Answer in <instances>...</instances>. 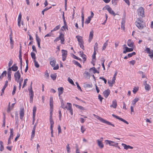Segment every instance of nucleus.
<instances>
[{
    "label": "nucleus",
    "mask_w": 153,
    "mask_h": 153,
    "mask_svg": "<svg viewBox=\"0 0 153 153\" xmlns=\"http://www.w3.org/2000/svg\"><path fill=\"white\" fill-rule=\"evenodd\" d=\"M32 82L31 83L30 88H28V90L29 91V95L30 96V103H32L33 102L34 96L33 92L32 90Z\"/></svg>",
    "instance_id": "obj_1"
},
{
    "label": "nucleus",
    "mask_w": 153,
    "mask_h": 153,
    "mask_svg": "<svg viewBox=\"0 0 153 153\" xmlns=\"http://www.w3.org/2000/svg\"><path fill=\"white\" fill-rule=\"evenodd\" d=\"M96 117L97 119L100 120L101 122L103 123L106 124L108 125H111L113 127L115 126L114 125L111 123V122L105 120L104 119L98 116H97Z\"/></svg>",
    "instance_id": "obj_2"
},
{
    "label": "nucleus",
    "mask_w": 153,
    "mask_h": 153,
    "mask_svg": "<svg viewBox=\"0 0 153 153\" xmlns=\"http://www.w3.org/2000/svg\"><path fill=\"white\" fill-rule=\"evenodd\" d=\"M143 21L141 19L138 18L135 22V23L136 26L139 29H142L143 28V26L142 24Z\"/></svg>",
    "instance_id": "obj_3"
},
{
    "label": "nucleus",
    "mask_w": 153,
    "mask_h": 153,
    "mask_svg": "<svg viewBox=\"0 0 153 153\" xmlns=\"http://www.w3.org/2000/svg\"><path fill=\"white\" fill-rule=\"evenodd\" d=\"M137 14L139 16H142V17H144V10L143 8L142 7H139L137 10Z\"/></svg>",
    "instance_id": "obj_4"
},
{
    "label": "nucleus",
    "mask_w": 153,
    "mask_h": 153,
    "mask_svg": "<svg viewBox=\"0 0 153 153\" xmlns=\"http://www.w3.org/2000/svg\"><path fill=\"white\" fill-rule=\"evenodd\" d=\"M15 80L16 81H19L21 79V74L19 71H17L14 74Z\"/></svg>",
    "instance_id": "obj_5"
},
{
    "label": "nucleus",
    "mask_w": 153,
    "mask_h": 153,
    "mask_svg": "<svg viewBox=\"0 0 153 153\" xmlns=\"http://www.w3.org/2000/svg\"><path fill=\"white\" fill-rule=\"evenodd\" d=\"M145 51L147 53L149 54V56L151 58H153V51L152 50H150L149 48H146Z\"/></svg>",
    "instance_id": "obj_6"
},
{
    "label": "nucleus",
    "mask_w": 153,
    "mask_h": 153,
    "mask_svg": "<svg viewBox=\"0 0 153 153\" xmlns=\"http://www.w3.org/2000/svg\"><path fill=\"white\" fill-rule=\"evenodd\" d=\"M112 115L113 117H115V118H116L117 119L119 120H120V121L123 122L127 124H128V122H127L125 120L123 119L120 117H119L116 116L115 115H114V114H112Z\"/></svg>",
    "instance_id": "obj_7"
},
{
    "label": "nucleus",
    "mask_w": 153,
    "mask_h": 153,
    "mask_svg": "<svg viewBox=\"0 0 153 153\" xmlns=\"http://www.w3.org/2000/svg\"><path fill=\"white\" fill-rule=\"evenodd\" d=\"M49 59L50 60V64L52 67H54L56 63V60L54 58H50Z\"/></svg>",
    "instance_id": "obj_8"
},
{
    "label": "nucleus",
    "mask_w": 153,
    "mask_h": 153,
    "mask_svg": "<svg viewBox=\"0 0 153 153\" xmlns=\"http://www.w3.org/2000/svg\"><path fill=\"white\" fill-rule=\"evenodd\" d=\"M110 91L109 89L105 91L103 93L104 96L105 98H107L110 94Z\"/></svg>",
    "instance_id": "obj_9"
},
{
    "label": "nucleus",
    "mask_w": 153,
    "mask_h": 153,
    "mask_svg": "<svg viewBox=\"0 0 153 153\" xmlns=\"http://www.w3.org/2000/svg\"><path fill=\"white\" fill-rule=\"evenodd\" d=\"M24 109L23 108H21L20 109L19 111V114L20 116V118L21 119H22L23 118L24 115Z\"/></svg>",
    "instance_id": "obj_10"
},
{
    "label": "nucleus",
    "mask_w": 153,
    "mask_h": 153,
    "mask_svg": "<svg viewBox=\"0 0 153 153\" xmlns=\"http://www.w3.org/2000/svg\"><path fill=\"white\" fill-rule=\"evenodd\" d=\"M147 81H144L143 83L144 85L145 86V89L146 91H149L151 87L148 84L146 83Z\"/></svg>",
    "instance_id": "obj_11"
},
{
    "label": "nucleus",
    "mask_w": 153,
    "mask_h": 153,
    "mask_svg": "<svg viewBox=\"0 0 153 153\" xmlns=\"http://www.w3.org/2000/svg\"><path fill=\"white\" fill-rule=\"evenodd\" d=\"M105 142L106 144H109L110 146H114L115 144V142L108 140H105Z\"/></svg>",
    "instance_id": "obj_12"
},
{
    "label": "nucleus",
    "mask_w": 153,
    "mask_h": 153,
    "mask_svg": "<svg viewBox=\"0 0 153 153\" xmlns=\"http://www.w3.org/2000/svg\"><path fill=\"white\" fill-rule=\"evenodd\" d=\"M8 83V81H6L5 82V83L4 84V85L1 90V96H2L3 95V94L4 93V90H5V88L7 87V86Z\"/></svg>",
    "instance_id": "obj_13"
},
{
    "label": "nucleus",
    "mask_w": 153,
    "mask_h": 153,
    "mask_svg": "<svg viewBox=\"0 0 153 153\" xmlns=\"http://www.w3.org/2000/svg\"><path fill=\"white\" fill-rule=\"evenodd\" d=\"M84 77L85 79H88L90 77V74L88 71H85L83 74Z\"/></svg>",
    "instance_id": "obj_14"
},
{
    "label": "nucleus",
    "mask_w": 153,
    "mask_h": 153,
    "mask_svg": "<svg viewBox=\"0 0 153 153\" xmlns=\"http://www.w3.org/2000/svg\"><path fill=\"white\" fill-rule=\"evenodd\" d=\"M125 18H123L121 21V28L123 30L125 29Z\"/></svg>",
    "instance_id": "obj_15"
},
{
    "label": "nucleus",
    "mask_w": 153,
    "mask_h": 153,
    "mask_svg": "<svg viewBox=\"0 0 153 153\" xmlns=\"http://www.w3.org/2000/svg\"><path fill=\"white\" fill-rule=\"evenodd\" d=\"M107 10L110 13L112 14L114 16H115L116 14L114 11L112 10V9L110 7H108L106 8Z\"/></svg>",
    "instance_id": "obj_16"
},
{
    "label": "nucleus",
    "mask_w": 153,
    "mask_h": 153,
    "mask_svg": "<svg viewBox=\"0 0 153 153\" xmlns=\"http://www.w3.org/2000/svg\"><path fill=\"white\" fill-rule=\"evenodd\" d=\"M94 35V31L93 30H92L90 33L89 36L88 42H91V40L92 39Z\"/></svg>",
    "instance_id": "obj_17"
},
{
    "label": "nucleus",
    "mask_w": 153,
    "mask_h": 153,
    "mask_svg": "<svg viewBox=\"0 0 153 153\" xmlns=\"http://www.w3.org/2000/svg\"><path fill=\"white\" fill-rule=\"evenodd\" d=\"M133 50V49L132 48H129L126 47V50L123 51V53H126L127 52L132 51Z\"/></svg>",
    "instance_id": "obj_18"
},
{
    "label": "nucleus",
    "mask_w": 153,
    "mask_h": 153,
    "mask_svg": "<svg viewBox=\"0 0 153 153\" xmlns=\"http://www.w3.org/2000/svg\"><path fill=\"white\" fill-rule=\"evenodd\" d=\"M36 39L37 42L38 47L39 48H41L40 45V42L41 41L40 39L38 37L37 34H36Z\"/></svg>",
    "instance_id": "obj_19"
},
{
    "label": "nucleus",
    "mask_w": 153,
    "mask_h": 153,
    "mask_svg": "<svg viewBox=\"0 0 153 153\" xmlns=\"http://www.w3.org/2000/svg\"><path fill=\"white\" fill-rule=\"evenodd\" d=\"M64 35L62 33H60V40H61V43L62 44H64Z\"/></svg>",
    "instance_id": "obj_20"
},
{
    "label": "nucleus",
    "mask_w": 153,
    "mask_h": 153,
    "mask_svg": "<svg viewBox=\"0 0 153 153\" xmlns=\"http://www.w3.org/2000/svg\"><path fill=\"white\" fill-rule=\"evenodd\" d=\"M127 45L129 47L132 48L133 47L134 43L131 39H129L127 41Z\"/></svg>",
    "instance_id": "obj_21"
},
{
    "label": "nucleus",
    "mask_w": 153,
    "mask_h": 153,
    "mask_svg": "<svg viewBox=\"0 0 153 153\" xmlns=\"http://www.w3.org/2000/svg\"><path fill=\"white\" fill-rule=\"evenodd\" d=\"M122 145L123 146L124 149H125L127 150L128 149H133V147L129 145H126L122 143Z\"/></svg>",
    "instance_id": "obj_22"
},
{
    "label": "nucleus",
    "mask_w": 153,
    "mask_h": 153,
    "mask_svg": "<svg viewBox=\"0 0 153 153\" xmlns=\"http://www.w3.org/2000/svg\"><path fill=\"white\" fill-rule=\"evenodd\" d=\"M117 106V103L116 100H114L112 104L110 105L111 107H112L113 108H116Z\"/></svg>",
    "instance_id": "obj_23"
},
{
    "label": "nucleus",
    "mask_w": 153,
    "mask_h": 153,
    "mask_svg": "<svg viewBox=\"0 0 153 153\" xmlns=\"http://www.w3.org/2000/svg\"><path fill=\"white\" fill-rule=\"evenodd\" d=\"M63 87H59L58 88V90L59 92V96H60V95L62 94L63 92Z\"/></svg>",
    "instance_id": "obj_24"
},
{
    "label": "nucleus",
    "mask_w": 153,
    "mask_h": 153,
    "mask_svg": "<svg viewBox=\"0 0 153 153\" xmlns=\"http://www.w3.org/2000/svg\"><path fill=\"white\" fill-rule=\"evenodd\" d=\"M11 68H12V70L13 71H17L18 69V67L16 66V64H14L11 67Z\"/></svg>",
    "instance_id": "obj_25"
},
{
    "label": "nucleus",
    "mask_w": 153,
    "mask_h": 153,
    "mask_svg": "<svg viewBox=\"0 0 153 153\" xmlns=\"http://www.w3.org/2000/svg\"><path fill=\"white\" fill-rule=\"evenodd\" d=\"M97 141L98 146L100 148H102L104 147V145L103 143H102V141H100L99 140H97Z\"/></svg>",
    "instance_id": "obj_26"
},
{
    "label": "nucleus",
    "mask_w": 153,
    "mask_h": 153,
    "mask_svg": "<svg viewBox=\"0 0 153 153\" xmlns=\"http://www.w3.org/2000/svg\"><path fill=\"white\" fill-rule=\"evenodd\" d=\"M76 38L77 39L79 43L83 42L81 36H76Z\"/></svg>",
    "instance_id": "obj_27"
},
{
    "label": "nucleus",
    "mask_w": 153,
    "mask_h": 153,
    "mask_svg": "<svg viewBox=\"0 0 153 153\" xmlns=\"http://www.w3.org/2000/svg\"><path fill=\"white\" fill-rule=\"evenodd\" d=\"M62 56H67V51L62 50Z\"/></svg>",
    "instance_id": "obj_28"
},
{
    "label": "nucleus",
    "mask_w": 153,
    "mask_h": 153,
    "mask_svg": "<svg viewBox=\"0 0 153 153\" xmlns=\"http://www.w3.org/2000/svg\"><path fill=\"white\" fill-rule=\"evenodd\" d=\"M73 63L75 65H76L78 66L80 68H82V66L77 61H76V60H74L73 61Z\"/></svg>",
    "instance_id": "obj_29"
},
{
    "label": "nucleus",
    "mask_w": 153,
    "mask_h": 153,
    "mask_svg": "<svg viewBox=\"0 0 153 153\" xmlns=\"http://www.w3.org/2000/svg\"><path fill=\"white\" fill-rule=\"evenodd\" d=\"M90 71H91V70L93 71V72L94 74H95V73H99V72L95 68L93 67L91 68H90Z\"/></svg>",
    "instance_id": "obj_30"
},
{
    "label": "nucleus",
    "mask_w": 153,
    "mask_h": 153,
    "mask_svg": "<svg viewBox=\"0 0 153 153\" xmlns=\"http://www.w3.org/2000/svg\"><path fill=\"white\" fill-rule=\"evenodd\" d=\"M23 78H21V79L20 80H19V82L16 81L18 83H19V90H20L21 89V86L22 85V84L23 82Z\"/></svg>",
    "instance_id": "obj_31"
},
{
    "label": "nucleus",
    "mask_w": 153,
    "mask_h": 153,
    "mask_svg": "<svg viewBox=\"0 0 153 153\" xmlns=\"http://www.w3.org/2000/svg\"><path fill=\"white\" fill-rule=\"evenodd\" d=\"M67 104L68 105V107L67 106V108H65L69 111L72 109V105L71 103H67Z\"/></svg>",
    "instance_id": "obj_32"
},
{
    "label": "nucleus",
    "mask_w": 153,
    "mask_h": 153,
    "mask_svg": "<svg viewBox=\"0 0 153 153\" xmlns=\"http://www.w3.org/2000/svg\"><path fill=\"white\" fill-rule=\"evenodd\" d=\"M0 151H3L4 149V147L3 146V142L1 141H0Z\"/></svg>",
    "instance_id": "obj_33"
},
{
    "label": "nucleus",
    "mask_w": 153,
    "mask_h": 153,
    "mask_svg": "<svg viewBox=\"0 0 153 153\" xmlns=\"http://www.w3.org/2000/svg\"><path fill=\"white\" fill-rule=\"evenodd\" d=\"M35 131V130L33 129L32 131V134H31V138H30V140H32V139L34 137Z\"/></svg>",
    "instance_id": "obj_34"
},
{
    "label": "nucleus",
    "mask_w": 153,
    "mask_h": 153,
    "mask_svg": "<svg viewBox=\"0 0 153 153\" xmlns=\"http://www.w3.org/2000/svg\"><path fill=\"white\" fill-rule=\"evenodd\" d=\"M139 100L138 98H136L132 101L131 104L132 105H134Z\"/></svg>",
    "instance_id": "obj_35"
},
{
    "label": "nucleus",
    "mask_w": 153,
    "mask_h": 153,
    "mask_svg": "<svg viewBox=\"0 0 153 153\" xmlns=\"http://www.w3.org/2000/svg\"><path fill=\"white\" fill-rule=\"evenodd\" d=\"M61 107H62V108L65 109V108H67V106H65L64 103L63 102V100L62 99L61 101Z\"/></svg>",
    "instance_id": "obj_36"
},
{
    "label": "nucleus",
    "mask_w": 153,
    "mask_h": 153,
    "mask_svg": "<svg viewBox=\"0 0 153 153\" xmlns=\"http://www.w3.org/2000/svg\"><path fill=\"white\" fill-rule=\"evenodd\" d=\"M36 106H34L33 107V116H36Z\"/></svg>",
    "instance_id": "obj_37"
},
{
    "label": "nucleus",
    "mask_w": 153,
    "mask_h": 153,
    "mask_svg": "<svg viewBox=\"0 0 153 153\" xmlns=\"http://www.w3.org/2000/svg\"><path fill=\"white\" fill-rule=\"evenodd\" d=\"M60 27V26L59 25L56 26L53 30L51 31V32H52L56 31L59 30Z\"/></svg>",
    "instance_id": "obj_38"
},
{
    "label": "nucleus",
    "mask_w": 153,
    "mask_h": 153,
    "mask_svg": "<svg viewBox=\"0 0 153 153\" xmlns=\"http://www.w3.org/2000/svg\"><path fill=\"white\" fill-rule=\"evenodd\" d=\"M108 40L106 41V42L104 43L102 47V50H105L106 48V47L108 45Z\"/></svg>",
    "instance_id": "obj_39"
},
{
    "label": "nucleus",
    "mask_w": 153,
    "mask_h": 153,
    "mask_svg": "<svg viewBox=\"0 0 153 153\" xmlns=\"http://www.w3.org/2000/svg\"><path fill=\"white\" fill-rule=\"evenodd\" d=\"M7 71H4L1 75V79H2L4 76L6 75Z\"/></svg>",
    "instance_id": "obj_40"
},
{
    "label": "nucleus",
    "mask_w": 153,
    "mask_h": 153,
    "mask_svg": "<svg viewBox=\"0 0 153 153\" xmlns=\"http://www.w3.org/2000/svg\"><path fill=\"white\" fill-rule=\"evenodd\" d=\"M31 57L33 59V60H36V55L35 53L33 52H32L31 53Z\"/></svg>",
    "instance_id": "obj_41"
},
{
    "label": "nucleus",
    "mask_w": 153,
    "mask_h": 153,
    "mask_svg": "<svg viewBox=\"0 0 153 153\" xmlns=\"http://www.w3.org/2000/svg\"><path fill=\"white\" fill-rule=\"evenodd\" d=\"M51 77L53 80H54L56 79V75L55 74H52L51 75Z\"/></svg>",
    "instance_id": "obj_42"
},
{
    "label": "nucleus",
    "mask_w": 153,
    "mask_h": 153,
    "mask_svg": "<svg viewBox=\"0 0 153 153\" xmlns=\"http://www.w3.org/2000/svg\"><path fill=\"white\" fill-rule=\"evenodd\" d=\"M113 82V81L111 80L108 81V83L110 86L112 87L113 86V85L114 84L115 82Z\"/></svg>",
    "instance_id": "obj_43"
},
{
    "label": "nucleus",
    "mask_w": 153,
    "mask_h": 153,
    "mask_svg": "<svg viewBox=\"0 0 153 153\" xmlns=\"http://www.w3.org/2000/svg\"><path fill=\"white\" fill-rule=\"evenodd\" d=\"M15 117L16 123L18 122V114L17 112H16L15 114Z\"/></svg>",
    "instance_id": "obj_44"
},
{
    "label": "nucleus",
    "mask_w": 153,
    "mask_h": 153,
    "mask_svg": "<svg viewBox=\"0 0 153 153\" xmlns=\"http://www.w3.org/2000/svg\"><path fill=\"white\" fill-rule=\"evenodd\" d=\"M135 52H133L131 53H128V57L129 58H130L132 56H133L135 55Z\"/></svg>",
    "instance_id": "obj_45"
},
{
    "label": "nucleus",
    "mask_w": 153,
    "mask_h": 153,
    "mask_svg": "<svg viewBox=\"0 0 153 153\" xmlns=\"http://www.w3.org/2000/svg\"><path fill=\"white\" fill-rule=\"evenodd\" d=\"M26 68L25 70V72H26L28 70V59H26Z\"/></svg>",
    "instance_id": "obj_46"
},
{
    "label": "nucleus",
    "mask_w": 153,
    "mask_h": 153,
    "mask_svg": "<svg viewBox=\"0 0 153 153\" xmlns=\"http://www.w3.org/2000/svg\"><path fill=\"white\" fill-rule=\"evenodd\" d=\"M91 19L90 18L88 17V18L86 19L85 23L86 24H88L90 23Z\"/></svg>",
    "instance_id": "obj_47"
},
{
    "label": "nucleus",
    "mask_w": 153,
    "mask_h": 153,
    "mask_svg": "<svg viewBox=\"0 0 153 153\" xmlns=\"http://www.w3.org/2000/svg\"><path fill=\"white\" fill-rule=\"evenodd\" d=\"M68 80L71 84L73 85H74V82L69 77H68Z\"/></svg>",
    "instance_id": "obj_48"
},
{
    "label": "nucleus",
    "mask_w": 153,
    "mask_h": 153,
    "mask_svg": "<svg viewBox=\"0 0 153 153\" xmlns=\"http://www.w3.org/2000/svg\"><path fill=\"white\" fill-rule=\"evenodd\" d=\"M33 62H34L35 66L37 68H38L39 67V65L38 62L36 61V60H34Z\"/></svg>",
    "instance_id": "obj_49"
},
{
    "label": "nucleus",
    "mask_w": 153,
    "mask_h": 153,
    "mask_svg": "<svg viewBox=\"0 0 153 153\" xmlns=\"http://www.w3.org/2000/svg\"><path fill=\"white\" fill-rule=\"evenodd\" d=\"M27 80H28V79H24V83H23L22 87V88H24V87L26 85L27 81Z\"/></svg>",
    "instance_id": "obj_50"
},
{
    "label": "nucleus",
    "mask_w": 153,
    "mask_h": 153,
    "mask_svg": "<svg viewBox=\"0 0 153 153\" xmlns=\"http://www.w3.org/2000/svg\"><path fill=\"white\" fill-rule=\"evenodd\" d=\"M16 86L15 85H14L13 86V90L12 92V94L13 95L15 94L16 91Z\"/></svg>",
    "instance_id": "obj_51"
},
{
    "label": "nucleus",
    "mask_w": 153,
    "mask_h": 153,
    "mask_svg": "<svg viewBox=\"0 0 153 153\" xmlns=\"http://www.w3.org/2000/svg\"><path fill=\"white\" fill-rule=\"evenodd\" d=\"M10 44H13V41L12 39V36L11 34L10 35Z\"/></svg>",
    "instance_id": "obj_52"
},
{
    "label": "nucleus",
    "mask_w": 153,
    "mask_h": 153,
    "mask_svg": "<svg viewBox=\"0 0 153 153\" xmlns=\"http://www.w3.org/2000/svg\"><path fill=\"white\" fill-rule=\"evenodd\" d=\"M117 75V72H116L114 74L113 76V77L112 81H113V82H115V80L116 79V76Z\"/></svg>",
    "instance_id": "obj_53"
},
{
    "label": "nucleus",
    "mask_w": 153,
    "mask_h": 153,
    "mask_svg": "<svg viewBox=\"0 0 153 153\" xmlns=\"http://www.w3.org/2000/svg\"><path fill=\"white\" fill-rule=\"evenodd\" d=\"M99 78H100V79H102L103 80V81H104V82L105 83V84H106V83L107 80H106V79H105L103 77H100Z\"/></svg>",
    "instance_id": "obj_54"
},
{
    "label": "nucleus",
    "mask_w": 153,
    "mask_h": 153,
    "mask_svg": "<svg viewBox=\"0 0 153 153\" xmlns=\"http://www.w3.org/2000/svg\"><path fill=\"white\" fill-rule=\"evenodd\" d=\"M84 17L83 12H82V22H84Z\"/></svg>",
    "instance_id": "obj_55"
},
{
    "label": "nucleus",
    "mask_w": 153,
    "mask_h": 153,
    "mask_svg": "<svg viewBox=\"0 0 153 153\" xmlns=\"http://www.w3.org/2000/svg\"><path fill=\"white\" fill-rule=\"evenodd\" d=\"M60 35L58 37H57L55 40H54V42H55L59 41V40H60Z\"/></svg>",
    "instance_id": "obj_56"
},
{
    "label": "nucleus",
    "mask_w": 153,
    "mask_h": 153,
    "mask_svg": "<svg viewBox=\"0 0 153 153\" xmlns=\"http://www.w3.org/2000/svg\"><path fill=\"white\" fill-rule=\"evenodd\" d=\"M75 106L77 108H79V109H81V110H83V109H84V108H83V107H82V106H79V105H76V104H75Z\"/></svg>",
    "instance_id": "obj_57"
},
{
    "label": "nucleus",
    "mask_w": 153,
    "mask_h": 153,
    "mask_svg": "<svg viewBox=\"0 0 153 153\" xmlns=\"http://www.w3.org/2000/svg\"><path fill=\"white\" fill-rule=\"evenodd\" d=\"M75 83L77 85L78 89L80 90L81 91H82L80 87L79 86V85L78 83L77 82H76Z\"/></svg>",
    "instance_id": "obj_58"
},
{
    "label": "nucleus",
    "mask_w": 153,
    "mask_h": 153,
    "mask_svg": "<svg viewBox=\"0 0 153 153\" xmlns=\"http://www.w3.org/2000/svg\"><path fill=\"white\" fill-rule=\"evenodd\" d=\"M81 130L82 133H83L84 131L85 130V129L84 128L83 126H81Z\"/></svg>",
    "instance_id": "obj_59"
},
{
    "label": "nucleus",
    "mask_w": 153,
    "mask_h": 153,
    "mask_svg": "<svg viewBox=\"0 0 153 153\" xmlns=\"http://www.w3.org/2000/svg\"><path fill=\"white\" fill-rule=\"evenodd\" d=\"M81 57L84 60V62L86 60V56L84 54Z\"/></svg>",
    "instance_id": "obj_60"
},
{
    "label": "nucleus",
    "mask_w": 153,
    "mask_h": 153,
    "mask_svg": "<svg viewBox=\"0 0 153 153\" xmlns=\"http://www.w3.org/2000/svg\"><path fill=\"white\" fill-rule=\"evenodd\" d=\"M98 99L100 100L101 102H102V100L103 98L101 96L100 94H99L98 96Z\"/></svg>",
    "instance_id": "obj_61"
},
{
    "label": "nucleus",
    "mask_w": 153,
    "mask_h": 153,
    "mask_svg": "<svg viewBox=\"0 0 153 153\" xmlns=\"http://www.w3.org/2000/svg\"><path fill=\"white\" fill-rule=\"evenodd\" d=\"M58 133L59 134L61 133L62 130H61L60 126L59 125L58 126Z\"/></svg>",
    "instance_id": "obj_62"
},
{
    "label": "nucleus",
    "mask_w": 153,
    "mask_h": 153,
    "mask_svg": "<svg viewBox=\"0 0 153 153\" xmlns=\"http://www.w3.org/2000/svg\"><path fill=\"white\" fill-rule=\"evenodd\" d=\"M32 48L33 49V51H35L36 53H37V51L36 50V48L35 45H33L32 46Z\"/></svg>",
    "instance_id": "obj_63"
},
{
    "label": "nucleus",
    "mask_w": 153,
    "mask_h": 153,
    "mask_svg": "<svg viewBox=\"0 0 153 153\" xmlns=\"http://www.w3.org/2000/svg\"><path fill=\"white\" fill-rule=\"evenodd\" d=\"M13 63V61L11 59L8 63V66L9 67H11V66L12 65Z\"/></svg>",
    "instance_id": "obj_64"
}]
</instances>
